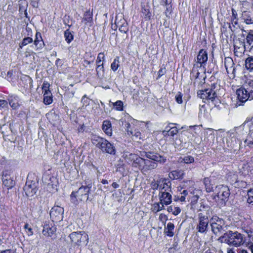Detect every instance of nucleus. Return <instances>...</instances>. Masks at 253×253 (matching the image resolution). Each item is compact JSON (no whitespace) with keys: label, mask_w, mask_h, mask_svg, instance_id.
<instances>
[{"label":"nucleus","mask_w":253,"mask_h":253,"mask_svg":"<svg viewBox=\"0 0 253 253\" xmlns=\"http://www.w3.org/2000/svg\"><path fill=\"white\" fill-rule=\"evenodd\" d=\"M204 183L205 185L206 191L210 193L211 192H214V189L213 185L211 183V180L209 177H206L204 179Z\"/></svg>","instance_id":"29"},{"label":"nucleus","mask_w":253,"mask_h":253,"mask_svg":"<svg viewBox=\"0 0 253 253\" xmlns=\"http://www.w3.org/2000/svg\"><path fill=\"white\" fill-rule=\"evenodd\" d=\"M8 108V102L7 101L3 99H0V109Z\"/></svg>","instance_id":"57"},{"label":"nucleus","mask_w":253,"mask_h":253,"mask_svg":"<svg viewBox=\"0 0 253 253\" xmlns=\"http://www.w3.org/2000/svg\"><path fill=\"white\" fill-rule=\"evenodd\" d=\"M157 164L153 161L147 159H144L141 170L146 172L149 170L155 169L157 167Z\"/></svg>","instance_id":"21"},{"label":"nucleus","mask_w":253,"mask_h":253,"mask_svg":"<svg viewBox=\"0 0 253 253\" xmlns=\"http://www.w3.org/2000/svg\"><path fill=\"white\" fill-rule=\"evenodd\" d=\"M235 131L237 133L243 134L242 131H245L246 133L253 132V117L251 119H247L245 122L240 126L235 128Z\"/></svg>","instance_id":"8"},{"label":"nucleus","mask_w":253,"mask_h":253,"mask_svg":"<svg viewBox=\"0 0 253 253\" xmlns=\"http://www.w3.org/2000/svg\"><path fill=\"white\" fill-rule=\"evenodd\" d=\"M119 63V57L117 56L111 64V68L114 72L116 71L118 69L120 66Z\"/></svg>","instance_id":"42"},{"label":"nucleus","mask_w":253,"mask_h":253,"mask_svg":"<svg viewBox=\"0 0 253 253\" xmlns=\"http://www.w3.org/2000/svg\"><path fill=\"white\" fill-rule=\"evenodd\" d=\"M105 60V55L103 52H100L98 54L97 59L96 60V63L97 65H101V62H103Z\"/></svg>","instance_id":"45"},{"label":"nucleus","mask_w":253,"mask_h":253,"mask_svg":"<svg viewBox=\"0 0 253 253\" xmlns=\"http://www.w3.org/2000/svg\"><path fill=\"white\" fill-rule=\"evenodd\" d=\"M181 212V209L179 207H176L173 208L172 214L174 215H177Z\"/></svg>","instance_id":"59"},{"label":"nucleus","mask_w":253,"mask_h":253,"mask_svg":"<svg viewBox=\"0 0 253 253\" xmlns=\"http://www.w3.org/2000/svg\"><path fill=\"white\" fill-rule=\"evenodd\" d=\"M135 157H136V154L133 153L126 154L124 155L126 162L130 165H132V161L135 158Z\"/></svg>","instance_id":"41"},{"label":"nucleus","mask_w":253,"mask_h":253,"mask_svg":"<svg viewBox=\"0 0 253 253\" xmlns=\"http://www.w3.org/2000/svg\"><path fill=\"white\" fill-rule=\"evenodd\" d=\"M165 5L166 6V10L165 12V14L167 17H169L172 11V5L171 3H169Z\"/></svg>","instance_id":"51"},{"label":"nucleus","mask_w":253,"mask_h":253,"mask_svg":"<svg viewBox=\"0 0 253 253\" xmlns=\"http://www.w3.org/2000/svg\"><path fill=\"white\" fill-rule=\"evenodd\" d=\"M93 145L99 148L103 153L114 155L116 150L113 143H111L107 139L99 136L93 135L91 137Z\"/></svg>","instance_id":"2"},{"label":"nucleus","mask_w":253,"mask_h":253,"mask_svg":"<svg viewBox=\"0 0 253 253\" xmlns=\"http://www.w3.org/2000/svg\"><path fill=\"white\" fill-rule=\"evenodd\" d=\"M168 127L166 128V130L163 131L164 135L173 136L178 132V129L176 127H172L168 129Z\"/></svg>","instance_id":"33"},{"label":"nucleus","mask_w":253,"mask_h":253,"mask_svg":"<svg viewBox=\"0 0 253 253\" xmlns=\"http://www.w3.org/2000/svg\"><path fill=\"white\" fill-rule=\"evenodd\" d=\"M248 91V97H250V100L253 99V81L251 80L247 83L246 85Z\"/></svg>","instance_id":"34"},{"label":"nucleus","mask_w":253,"mask_h":253,"mask_svg":"<svg viewBox=\"0 0 253 253\" xmlns=\"http://www.w3.org/2000/svg\"><path fill=\"white\" fill-rule=\"evenodd\" d=\"M8 103L10 107L13 110L18 109L20 104L19 103V97L16 95H10L8 96Z\"/></svg>","instance_id":"22"},{"label":"nucleus","mask_w":253,"mask_h":253,"mask_svg":"<svg viewBox=\"0 0 253 253\" xmlns=\"http://www.w3.org/2000/svg\"><path fill=\"white\" fill-rule=\"evenodd\" d=\"M234 63L232 59L230 57H226L224 59V66L228 74L232 72L233 78L235 77L236 69L234 66Z\"/></svg>","instance_id":"15"},{"label":"nucleus","mask_w":253,"mask_h":253,"mask_svg":"<svg viewBox=\"0 0 253 253\" xmlns=\"http://www.w3.org/2000/svg\"><path fill=\"white\" fill-rule=\"evenodd\" d=\"M0 253H17L15 250H5L1 251Z\"/></svg>","instance_id":"64"},{"label":"nucleus","mask_w":253,"mask_h":253,"mask_svg":"<svg viewBox=\"0 0 253 253\" xmlns=\"http://www.w3.org/2000/svg\"><path fill=\"white\" fill-rule=\"evenodd\" d=\"M241 18L246 24H253V13L251 11L242 10Z\"/></svg>","instance_id":"19"},{"label":"nucleus","mask_w":253,"mask_h":253,"mask_svg":"<svg viewBox=\"0 0 253 253\" xmlns=\"http://www.w3.org/2000/svg\"><path fill=\"white\" fill-rule=\"evenodd\" d=\"M208 112L205 108V107L204 105L202 106L199 110V116L206 117L207 116V114Z\"/></svg>","instance_id":"56"},{"label":"nucleus","mask_w":253,"mask_h":253,"mask_svg":"<svg viewBox=\"0 0 253 253\" xmlns=\"http://www.w3.org/2000/svg\"><path fill=\"white\" fill-rule=\"evenodd\" d=\"M154 209L156 211H159L164 209V204L159 203H155L154 204Z\"/></svg>","instance_id":"48"},{"label":"nucleus","mask_w":253,"mask_h":253,"mask_svg":"<svg viewBox=\"0 0 253 253\" xmlns=\"http://www.w3.org/2000/svg\"><path fill=\"white\" fill-rule=\"evenodd\" d=\"M211 230L215 235H218L224 230L225 221L216 215L213 216L210 220Z\"/></svg>","instance_id":"5"},{"label":"nucleus","mask_w":253,"mask_h":253,"mask_svg":"<svg viewBox=\"0 0 253 253\" xmlns=\"http://www.w3.org/2000/svg\"><path fill=\"white\" fill-rule=\"evenodd\" d=\"M237 98L239 102L244 103L250 98L248 97V91L247 88L240 87L236 91Z\"/></svg>","instance_id":"14"},{"label":"nucleus","mask_w":253,"mask_h":253,"mask_svg":"<svg viewBox=\"0 0 253 253\" xmlns=\"http://www.w3.org/2000/svg\"><path fill=\"white\" fill-rule=\"evenodd\" d=\"M69 237L74 245L79 246L86 245L88 243V235L84 232H73L70 234Z\"/></svg>","instance_id":"4"},{"label":"nucleus","mask_w":253,"mask_h":253,"mask_svg":"<svg viewBox=\"0 0 253 253\" xmlns=\"http://www.w3.org/2000/svg\"><path fill=\"white\" fill-rule=\"evenodd\" d=\"M32 42L33 39L31 38H25L23 39L22 42L20 44V47L22 48L23 46L27 45L28 43H31Z\"/></svg>","instance_id":"46"},{"label":"nucleus","mask_w":253,"mask_h":253,"mask_svg":"<svg viewBox=\"0 0 253 253\" xmlns=\"http://www.w3.org/2000/svg\"><path fill=\"white\" fill-rule=\"evenodd\" d=\"M194 162V158L191 156H185L182 158L181 162H183L185 164H191Z\"/></svg>","instance_id":"43"},{"label":"nucleus","mask_w":253,"mask_h":253,"mask_svg":"<svg viewBox=\"0 0 253 253\" xmlns=\"http://www.w3.org/2000/svg\"><path fill=\"white\" fill-rule=\"evenodd\" d=\"M30 3L33 7L37 8L39 6V2L37 0H31Z\"/></svg>","instance_id":"63"},{"label":"nucleus","mask_w":253,"mask_h":253,"mask_svg":"<svg viewBox=\"0 0 253 253\" xmlns=\"http://www.w3.org/2000/svg\"><path fill=\"white\" fill-rule=\"evenodd\" d=\"M174 147L178 150L181 149L182 147V141L180 138H176L173 143Z\"/></svg>","instance_id":"47"},{"label":"nucleus","mask_w":253,"mask_h":253,"mask_svg":"<svg viewBox=\"0 0 253 253\" xmlns=\"http://www.w3.org/2000/svg\"><path fill=\"white\" fill-rule=\"evenodd\" d=\"M232 15L233 19H235L236 20L238 19L237 13L236 11L233 8L232 9Z\"/></svg>","instance_id":"62"},{"label":"nucleus","mask_w":253,"mask_h":253,"mask_svg":"<svg viewBox=\"0 0 253 253\" xmlns=\"http://www.w3.org/2000/svg\"><path fill=\"white\" fill-rule=\"evenodd\" d=\"M91 186V183H88L80 187L78 191H73L70 195L71 202L74 205H78L82 201H87Z\"/></svg>","instance_id":"3"},{"label":"nucleus","mask_w":253,"mask_h":253,"mask_svg":"<svg viewBox=\"0 0 253 253\" xmlns=\"http://www.w3.org/2000/svg\"><path fill=\"white\" fill-rule=\"evenodd\" d=\"M38 182L32 180H27L23 187V190L27 197L34 196L37 191Z\"/></svg>","instance_id":"11"},{"label":"nucleus","mask_w":253,"mask_h":253,"mask_svg":"<svg viewBox=\"0 0 253 253\" xmlns=\"http://www.w3.org/2000/svg\"><path fill=\"white\" fill-rule=\"evenodd\" d=\"M64 209L59 206L53 207L50 212V217L53 222H57L62 220Z\"/></svg>","instance_id":"10"},{"label":"nucleus","mask_w":253,"mask_h":253,"mask_svg":"<svg viewBox=\"0 0 253 253\" xmlns=\"http://www.w3.org/2000/svg\"><path fill=\"white\" fill-rule=\"evenodd\" d=\"M246 68L250 71H253V56L249 57L245 60Z\"/></svg>","instance_id":"38"},{"label":"nucleus","mask_w":253,"mask_h":253,"mask_svg":"<svg viewBox=\"0 0 253 253\" xmlns=\"http://www.w3.org/2000/svg\"><path fill=\"white\" fill-rule=\"evenodd\" d=\"M199 223L196 229L199 232L203 233L207 231L209 220L208 216L202 212L198 214Z\"/></svg>","instance_id":"9"},{"label":"nucleus","mask_w":253,"mask_h":253,"mask_svg":"<svg viewBox=\"0 0 253 253\" xmlns=\"http://www.w3.org/2000/svg\"><path fill=\"white\" fill-rule=\"evenodd\" d=\"M182 94L180 92H178L175 96L176 102L179 104H181L183 102L182 100Z\"/></svg>","instance_id":"50"},{"label":"nucleus","mask_w":253,"mask_h":253,"mask_svg":"<svg viewBox=\"0 0 253 253\" xmlns=\"http://www.w3.org/2000/svg\"><path fill=\"white\" fill-rule=\"evenodd\" d=\"M51 121H56L59 120V116L54 113H51L48 115L47 117Z\"/></svg>","instance_id":"52"},{"label":"nucleus","mask_w":253,"mask_h":253,"mask_svg":"<svg viewBox=\"0 0 253 253\" xmlns=\"http://www.w3.org/2000/svg\"><path fill=\"white\" fill-rule=\"evenodd\" d=\"M92 13L89 10L86 11L82 20V22H84L85 25H89L90 26L93 22Z\"/></svg>","instance_id":"26"},{"label":"nucleus","mask_w":253,"mask_h":253,"mask_svg":"<svg viewBox=\"0 0 253 253\" xmlns=\"http://www.w3.org/2000/svg\"><path fill=\"white\" fill-rule=\"evenodd\" d=\"M171 183L170 181L167 179L164 178L162 180L161 183L160 182V192L159 193H165L171 191Z\"/></svg>","instance_id":"18"},{"label":"nucleus","mask_w":253,"mask_h":253,"mask_svg":"<svg viewBox=\"0 0 253 253\" xmlns=\"http://www.w3.org/2000/svg\"><path fill=\"white\" fill-rule=\"evenodd\" d=\"M217 240L221 243H225L230 246L239 247L244 244L246 238L243 234L237 232L229 230L226 232Z\"/></svg>","instance_id":"1"},{"label":"nucleus","mask_w":253,"mask_h":253,"mask_svg":"<svg viewBox=\"0 0 253 253\" xmlns=\"http://www.w3.org/2000/svg\"><path fill=\"white\" fill-rule=\"evenodd\" d=\"M118 26L119 27V31L122 33L126 34L128 31L127 23L125 19L121 21V24H120L119 22H116V25L114 26V28H117Z\"/></svg>","instance_id":"24"},{"label":"nucleus","mask_w":253,"mask_h":253,"mask_svg":"<svg viewBox=\"0 0 253 253\" xmlns=\"http://www.w3.org/2000/svg\"><path fill=\"white\" fill-rule=\"evenodd\" d=\"M150 159L154 161L162 163H165L167 160L166 158H164L163 156H162L157 153H155L152 155Z\"/></svg>","instance_id":"36"},{"label":"nucleus","mask_w":253,"mask_h":253,"mask_svg":"<svg viewBox=\"0 0 253 253\" xmlns=\"http://www.w3.org/2000/svg\"><path fill=\"white\" fill-rule=\"evenodd\" d=\"M125 126L126 127V130L127 131V134H129V133H130L131 129H132V128H131L130 127V124L128 123H126L125 124Z\"/></svg>","instance_id":"61"},{"label":"nucleus","mask_w":253,"mask_h":253,"mask_svg":"<svg viewBox=\"0 0 253 253\" xmlns=\"http://www.w3.org/2000/svg\"><path fill=\"white\" fill-rule=\"evenodd\" d=\"M150 159L154 161L162 163H165L167 160L166 158H164L163 156H162L157 153H155L152 155Z\"/></svg>","instance_id":"35"},{"label":"nucleus","mask_w":253,"mask_h":253,"mask_svg":"<svg viewBox=\"0 0 253 253\" xmlns=\"http://www.w3.org/2000/svg\"><path fill=\"white\" fill-rule=\"evenodd\" d=\"M214 192L219 199L224 201H227L230 194L228 187L224 185L215 186Z\"/></svg>","instance_id":"7"},{"label":"nucleus","mask_w":253,"mask_h":253,"mask_svg":"<svg viewBox=\"0 0 253 253\" xmlns=\"http://www.w3.org/2000/svg\"><path fill=\"white\" fill-rule=\"evenodd\" d=\"M49 84L47 82H44L42 85V92H46V91H50L49 89Z\"/></svg>","instance_id":"55"},{"label":"nucleus","mask_w":253,"mask_h":253,"mask_svg":"<svg viewBox=\"0 0 253 253\" xmlns=\"http://www.w3.org/2000/svg\"><path fill=\"white\" fill-rule=\"evenodd\" d=\"M81 102L84 105H87L89 104L88 99L86 97V95H84L82 98Z\"/></svg>","instance_id":"60"},{"label":"nucleus","mask_w":253,"mask_h":253,"mask_svg":"<svg viewBox=\"0 0 253 253\" xmlns=\"http://www.w3.org/2000/svg\"><path fill=\"white\" fill-rule=\"evenodd\" d=\"M242 31L247 34L246 37V43L251 46L250 49H252L253 48V30L246 31L243 29Z\"/></svg>","instance_id":"25"},{"label":"nucleus","mask_w":253,"mask_h":253,"mask_svg":"<svg viewBox=\"0 0 253 253\" xmlns=\"http://www.w3.org/2000/svg\"><path fill=\"white\" fill-rule=\"evenodd\" d=\"M183 171L181 170H175L169 173V177L171 179H179L183 178Z\"/></svg>","instance_id":"28"},{"label":"nucleus","mask_w":253,"mask_h":253,"mask_svg":"<svg viewBox=\"0 0 253 253\" xmlns=\"http://www.w3.org/2000/svg\"><path fill=\"white\" fill-rule=\"evenodd\" d=\"M114 106L116 107L117 110L122 111L123 110V103L120 100H118L114 103Z\"/></svg>","instance_id":"49"},{"label":"nucleus","mask_w":253,"mask_h":253,"mask_svg":"<svg viewBox=\"0 0 253 253\" xmlns=\"http://www.w3.org/2000/svg\"><path fill=\"white\" fill-rule=\"evenodd\" d=\"M208 58V53L207 51L204 49H201L197 57V63L200 64V67H202L206 64Z\"/></svg>","instance_id":"20"},{"label":"nucleus","mask_w":253,"mask_h":253,"mask_svg":"<svg viewBox=\"0 0 253 253\" xmlns=\"http://www.w3.org/2000/svg\"><path fill=\"white\" fill-rule=\"evenodd\" d=\"M174 229V225L171 222H169L167 226L165 227L164 233L169 237H171L174 235L173 230Z\"/></svg>","instance_id":"30"},{"label":"nucleus","mask_w":253,"mask_h":253,"mask_svg":"<svg viewBox=\"0 0 253 253\" xmlns=\"http://www.w3.org/2000/svg\"><path fill=\"white\" fill-rule=\"evenodd\" d=\"M43 93V103L45 105H49L53 101L52 95L51 91H46Z\"/></svg>","instance_id":"31"},{"label":"nucleus","mask_w":253,"mask_h":253,"mask_svg":"<svg viewBox=\"0 0 253 253\" xmlns=\"http://www.w3.org/2000/svg\"><path fill=\"white\" fill-rule=\"evenodd\" d=\"M166 73V69L165 68H161L158 71V78H160Z\"/></svg>","instance_id":"58"},{"label":"nucleus","mask_w":253,"mask_h":253,"mask_svg":"<svg viewBox=\"0 0 253 253\" xmlns=\"http://www.w3.org/2000/svg\"><path fill=\"white\" fill-rule=\"evenodd\" d=\"M245 143L249 147H253V132L248 133Z\"/></svg>","instance_id":"40"},{"label":"nucleus","mask_w":253,"mask_h":253,"mask_svg":"<svg viewBox=\"0 0 253 253\" xmlns=\"http://www.w3.org/2000/svg\"><path fill=\"white\" fill-rule=\"evenodd\" d=\"M96 75L100 79H103L104 76V63H101V65H97L96 67Z\"/></svg>","instance_id":"32"},{"label":"nucleus","mask_w":253,"mask_h":253,"mask_svg":"<svg viewBox=\"0 0 253 253\" xmlns=\"http://www.w3.org/2000/svg\"><path fill=\"white\" fill-rule=\"evenodd\" d=\"M129 135H131L132 136H135L136 138H141V133L136 130H133L131 129L130 133Z\"/></svg>","instance_id":"54"},{"label":"nucleus","mask_w":253,"mask_h":253,"mask_svg":"<svg viewBox=\"0 0 253 253\" xmlns=\"http://www.w3.org/2000/svg\"><path fill=\"white\" fill-rule=\"evenodd\" d=\"M24 228L26 230L28 236H31L33 234L32 228L29 226V224L26 223L24 225Z\"/></svg>","instance_id":"53"},{"label":"nucleus","mask_w":253,"mask_h":253,"mask_svg":"<svg viewBox=\"0 0 253 253\" xmlns=\"http://www.w3.org/2000/svg\"><path fill=\"white\" fill-rule=\"evenodd\" d=\"M247 195L248 196L247 200V203L253 205V188L248 190Z\"/></svg>","instance_id":"44"},{"label":"nucleus","mask_w":253,"mask_h":253,"mask_svg":"<svg viewBox=\"0 0 253 253\" xmlns=\"http://www.w3.org/2000/svg\"><path fill=\"white\" fill-rule=\"evenodd\" d=\"M65 41L67 43H70L74 39V36L69 29L66 30L64 33Z\"/></svg>","instance_id":"39"},{"label":"nucleus","mask_w":253,"mask_h":253,"mask_svg":"<svg viewBox=\"0 0 253 253\" xmlns=\"http://www.w3.org/2000/svg\"><path fill=\"white\" fill-rule=\"evenodd\" d=\"M216 86V84H212L210 87L198 91V96L203 100H211V102H213L217 97L216 91L214 90Z\"/></svg>","instance_id":"6"},{"label":"nucleus","mask_w":253,"mask_h":253,"mask_svg":"<svg viewBox=\"0 0 253 253\" xmlns=\"http://www.w3.org/2000/svg\"><path fill=\"white\" fill-rule=\"evenodd\" d=\"M10 173L9 171H3L1 178L3 184L8 189H11L15 185V182L10 176Z\"/></svg>","instance_id":"12"},{"label":"nucleus","mask_w":253,"mask_h":253,"mask_svg":"<svg viewBox=\"0 0 253 253\" xmlns=\"http://www.w3.org/2000/svg\"><path fill=\"white\" fill-rule=\"evenodd\" d=\"M102 128L104 132L108 136L112 134V125L110 121L105 120L103 122Z\"/></svg>","instance_id":"23"},{"label":"nucleus","mask_w":253,"mask_h":253,"mask_svg":"<svg viewBox=\"0 0 253 253\" xmlns=\"http://www.w3.org/2000/svg\"><path fill=\"white\" fill-rule=\"evenodd\" d=\"M143 158L138 156L136 154V157H135V158L133 159L132 163V167L134 168H138L139 169L141 170V168L142 167L143 161H144Z\"/></svg>","instance_id":"27"},{"label":"nucleus","mask_w":253,"mask_h":253,"mask_svg":"<svg viewBox=\"0 0 253 253\" xmlns=\"http://www.w3.org/2000/svg\"><path fill=\"white\" fill-rule=\"evenodd\" d=\"M22 80L23 81H25L26 83V84H24L25 88H27L29 87L31 88L33 87V80L32 78L29 76H25V77H23Z\"/></svg>","instance_id":"37"},{"label":"nucleus","mask_w":253,"mask_h":253,"mask_svg":"<svg viewBox=\"0 0 253 253\" xmlns=\"http://www.w3.org/2000/svg\"><path fill=\"white\" fill-rule=\"evenodd\" d=\"M158 196L161 204H163L166 205L171 204L172 202V197L170 193H159Z\"/></svg>","instance_id":"16"},{"label":"nucleus","mask_w":253,"mask_h":253,"mask_svg":"<svg viewBox=\"0 0 253 253\" xmlns=\"http://www.w3.org/2000/svg\"><path fill=\"white\" fill-rule=\"evenodd\" d=\"M192 206V208L196 210L197 212H201L204 214L205 213L206 215L210 213V207L202 201L193 204Z\"/></svg>","instance_id":"13"},{"label":"nucleus","mask_w":253,"mask_h":253,"mask_svg":"<svg viewBox=\"0 0 253 253\" xmlns=\"http://www.w3.org/2000/svg\"><path fill=\"white\" fill-rule=\"evenodd\" d=\"M56 231V228L51 224H44L43 227L42 234L46 237H52L55 234Z\"/></svg>","instance_id":"17"}]
</instances>
